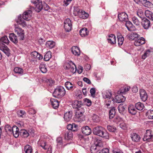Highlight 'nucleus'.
<instances>
[{
    "label": "nucleus",
    "mask_w": 153,
    "mask_h": 153,
    "mask_svg": "<svg viewBox=\"0 0 153 153\" xmlns=\"http://www.w3.org/2000/svg\"><path fill=\"white\" fill-rule=\"evenodd\" d=\"M135 108L139 111L143 110L145 107L144 104L140 102H138L135 104Z\"/></svg>",
    "instance_id": "2f4dec72"
},
{
    "label": "nucleus",
    "mask_w": 153,
    "mask_h": 153,
    "mask_svg": "<svg viewBox=\"0 0 153 153\" xmlns=\"http://www.w3.org/2000/svg\"><path fill=\"white\" fill-rule=\"evenodd\" d=\"M145 39L143 37H141L134 42V44L136 46H138L145 43Z\"/></svg>",
    "instance_id": "b1692460"
},
{
    "label": "nucleus",
    "mask_w": 153,
    "mask_h": 153,
    "mask_svg": "<svg viewBox=\"0 0 153 153\" xmlns=\"http://www.w3.org/2000/svg\"><path fill=\"white\" fill-rule=\"evenodd\" d=\"M146 16L149 19H153V13L149 10H146L145 13Z\"/></svg>",
    "instance_id": "c03bdc74"
},
{
    "label": "nucleus",
    "mask_w": 153,
    "mask_h": 153,
    "mask_svg": "<svg viewBox=\"0 0 153 153\" xmlns=\"http://www.w3.org/2000/svg\"><path fill=\"white\" fill-rule=\"evenodd\" d=\"M84 101L85 104L88 106H91V102L88 99L85 98L84 99Z\"/></svg>",
    "instance_id": "680f3d73"
},
{
    "label": "nucleus",
    "mask_w": 153,
    "mask_h": 153,
    "mask_svg": "<svg viewBox=\"0 0 153 153\" xmlns=\"http://www.w3.org/2000/svg\"><path fill=\"white\" fill-rule=\"evenodd\" d=\"M71 51L73 54L75 56H79L80 52L79 48L76 46L72 47L71 49Z\"/></svg>",
    "instance_id": "412c9836"
},
{
    "label": "nucleus",
    "mask_w": 153,
    "mask_h": 153,
    "mask_svg": "<svg viewBox=\"0 0 153 153\" xmlns=\"http://www.w3.org/2000/svg\"><path fill=\"white\" fill-rule=\"evenodd\" d=\"M82 105V102L81 101L75 100L72 103V106L73 108H77L78 111H80L79 110L80 108H83L81 107Z\"/></svg>",
    "instance_id": "4468645a"
},
{
    "label": "nucleus",
    "mask_w": 153,
    "mask_h": 153,
    "mask_svg": "<svg viewBox=\"0 0 153 153\" xmlns=\"http://www.w3.org/2000/svg\"><path fill=\"white\" fill-rule=\"evenodd\" d=\"M94 143L93 144L90 148L92 153H97L100 149V147L102 146V141L98 139L95 140Z\"/></svg>",
    "instance_id": "7ed1b4c3"
},
{
    "label": "nucleus",
    "mask_w": 153,
    "mask_h": 153,
    "mask_svg": "<svg viewBox=\"0 0 153 153\" xmlns=\"http://www.w3.org/2000/svg\"><path fill=\"white\" fill-rule=\"evenodd\" d=\"M137 34L136 33H131L128 34L127 36L128 38L130 40H133L135 37L137 36Z\"/></svg>",
    "instance_id": "de8ad7c7"
},
{
    "label": "nucleus",
    "mask_w": 153,
    "mask_h": 153,
    "mask_svg": "<svg viewBox=\"0 0 153 153\" xmlns=\"http://www.w3.org/2000/svg\"><path fill=\"white\" fill-rule=\"evenodd\" d=\"M65 85L66 88L68 90L72 91L75 87L71 82H66L65 83Z\"/></svg>",
    "instance_id": "7c9ffc66"
},
{
    "label": "nucleus",
    "mask_w": 153,
    "mask_h": 153,
    "mask_svg": "<svg viewBox=\"0 0 153 153\" xmlns=\"http://www.w3.org/2000/svg\"><path fill=\"white\" fill-rule=\"evenodd\" d=\"M109 150L108 148H104L100 151L99 153H109Z\"/></svg>",
    "instance_id": "774afa93"
},
{
    "label": "nucleus",
    "mask_w": 153,
    "mask_h": 153,
    "mask_svg": "<svg viewBox=\"0 0 153 153\" xmlns=\"http://www.w3.org/2000/svg\"><path fill=\"white\" fill-rule=\"evenodd\" d=\"M116 102L117 103L124 102L126 100V97L121 94H119L115 96Z\"/></svg>",
    "instance_id": "6ab92c4d"
},
{
    "label": "nucleus",
    "mask_w": 153,
    "mask_h": 153,
    "mask_svg": "<svg viewBox=\"0 0 153 153\" xmlns=\"http://www.w3.org/2000/svg\"><path fill=\"white\" fill-rule=\"evenodd\" d=\"M115 114V109L114 107L111 108L109 111V118L110 119L113 118Z\"/></svg>",
    "instance_id": "ea45409f"
},
{
    "label": "nucleus",
    "mask_w": 153,
    "mask_h": 153,
    "mask_svg": "<svg viewBox=\"0 0 153 153\" xmlns=\"http://www.w3.org/2000/svg\"><path fill=\"white\" fill-rule=\"evenodd\" d=\"M25 33H22L21 34H17L19 37V39L20 40H24L25 38Z\"/></svg>",
    "instance_id": "338daca9"
},
{
    "label": "nucleus",
    "mask_w": 153,
    "mask_h": 153,
    "mask_svg": "<svg viewBox=\"0 0 153 153\" xmlns=\"http://www.w3.org/2000/svg\"><path fill=\"white\" fill-rule=\"evenodd\" d=\"M146 114L149 119H153V110H148Z\"/></svg>",
    "instance_id": "3c124183"
},
{
    "label": "nucleus",
    "mask_w": 153,
    "mask_h": 153,
    "mask_svg": "<svg viewBox=\"0 0 153 153\" xmlns=\"http://www.w3.org/2000/svg\"><path fill=\"white\" fill-rule=\"evenodd\" d=\"M35 6V10L37 12H39L42 9L43 6L41 2L39 0H36L35 1H31Z\"/></svg>",
    "instance_id": "6e6552de"
},
{
    "label": "nucleus",
    "mask_w": 153,
    "mask_h": 153,
    "mask_svg": "<svg viewBox=\"0 0 153 153\" xmlns=\"http://www.w3.org/2000/svg\"><path fill=\"white\" fill-rule=\"evenodd\" d=\"M9 37L10 40L15 44H16L18 42L17 37L14 33H10Z\"/></svg>",
    "instance_id": "cd10ccee"
},
{
    "label": "nucleus",
    "mask_w": 153,
    "mask_h": 153,
    "mask_svg": "<svg viewBox=\"0 0 153 153\" xmlns=\"http://www.w3.org/2000/svg\"><path fill=\"white\" fill-rule=\"evenodd\" d=\"M55 45V43L52 41H48L46 43V47L49 48H53Z\"/></svg>",
    "instance_id": "4c0bfd02"
},
{
    "label": "nucleus",
    "mask_w": 153,
    "mask_h": 153,
    "mask_svg": "<svg viewBox=\"0 0 153 153\" xmlns=\"http://www.w3.org/2000/svg\"><path fill=\"white\" fill-rule=\"evenodd\" d=\"M19 134L21 136L24 137H27L29 136V133L25 129H21L19 131Z\"/></svg>",
    "instance_id": "e433bc0d"
},
{
    "label": "nucleus",
    "mask_w": 153,
    "mask_h": 153,
    "mask_svg": "<svg viewBox=\"0 0 153 153\" xmlns=\"http://www.w3.org/2000/svg\"><path fill=\"white\" fill-rule=\"evenodd\" d=\"M93 134L105 139H108L109 135L105 129L101 126H97L95 127L93 131Z\"/></svg>",
    "instance_id": "f257e3e1"
},
{
    "label": "nucleus",
    "mask_w": 153,
    "mask_h": 153,
    "mask_svg": "<svg viewBox=\"0 0 153 153\" xmlns=\"http://www.w3.org/2000/svg\"><path fill=\"white\" fill-rule=\"evenodd\" d=\"M5 129L6 132L9 131L10 133H11L12 128L9 125H7L5 126Z\"/></svg>",
    "instance_id": "0e129e2a"
},
{
    "label": "nucleus",
    "mask_w": 153,
    "mask_h": 153,
    "mask_svg": "<svg viewBox=\"0 0 153 153\" xmlns=\"http://www.w3.org/2000/svg\"><path fill=\"white\" fill-rule=\"evenodd\" d=\"M51 53L50 51H48L45 54L44 59L45 61H49L51 57Z\"/></svg>",
    "instance_id": "58836bf2"
},
{
    "label": "nucleus",
    "mask_w": 153,
    "mask_h": 153,
    "mask_svg": "<svg viewBox=\"0 0 153 153\" xmlns=\"http://www.w3.org/2000/svg\"><path fill=\"white\" fill-rule=\"evenodd\" d=\"M141 25L145 29H147L150 26V22L149 20H141Z\"/></svg>",
    "instance_id": "f3484780"
},
{
    "label": "nucleus",
    "mask_w": 153,
    "mask_h": 153,
    "mask_svg": "<svg viewBox=\"0 0 153 153\" xmlns=\"http://www.w3.org/2000/svg\"><path fill=\"white\" fill-rule=\"evenodd\" d=\"M65 68L69 70L74 74L76 71V67L75 64L71 61H68L65 62L64 65Z\"/></svg>",
    "instance_id": "20e7f679"
},
{
    "label": "nucleus",
    "mask_w": 153,
    "mask_h": 153,
    "mask_svg": "<svg viewBox=\"0 0 153 153\" xmlns=\"http://www.w3.org/2000/svg\"><path fill=\"white\" fill-rule=\"evenodd\" d=\"M105 105L108 108H110L112 106V101L110 99H107L105 101Z\"/></svg>",
    "instance_id": "49530a36"
},
{
    "label": "nucleus",
    "mask_w": 153,
    "mask_h": 153,
    "mask_svg": "<svg viewBox=\"0 0 153 153\" xmlns=\"http://www.w3.org/2000/svg\"><path fill=\"white\" fill-rule=\"evenodd\" d=\"M107 129L109 131L112 132H114L116 129V128L115 127L110 125L107 126Z\"/></svg>",
    "instance_id": "bf43d9fd"
},
{
    "label": "nucleus",
    "mask_w": 153,
    "mask_h": 153,
    "mask_svg": "<svg viewBox=\"0 0 153 153\" xmlns=\"http://www.w3.org/2000/svg\"><path fill=\"white\" fill-rule=\"evenodd\" d=\"M128 110L129 112L133 115L135 114L137 112V110L134 106L132 105H129L128 108Z\"/></svg>",
    "instance_id": "c85d7f7f"
},
{
    "label": "nucleus",
    "mask_w": 153,
    "mask_h": 153,
    "mask_svg": "<svg viewBox=\"0 0 153 153\" xmlns=\"http://www.w3.org/2000/svg\"><path fill=\"white\" fill-rule=\"evenodd\" d=\"M79 110L76 112L75 117V120L78 122H81L85 120L83 113L84 112L83 108H80Z\"/></svg>",
    "instance_id": "39448f33"
},
{
    "label": "nucleus",
    "mask_w": 153,
    "mask_h": 153,
    "mask_svg": "<svg viewBox=\"0 0 153 153\" xmlns=\"http://www.w3.org/2000/svg\"><path fill=\"white\" fill-rule=\"evenodd\" d=\"M74 15L75 16L78 15L79 16L81 12L80 10L77 7L74 6Z\"/></svg>",
    "instance_id": "5fc2aeb1"
},
{
    "label": "nucleus",
    "mask_w": 153,
    "mask_h": 153,
    "mask_svg": "<svg viewBox=\"0 0 153 153\" xmlns=\"http://www.w3.org/2000/svg\"><path fill=\"white\" fill-rule=\"evenodd\" d=\"M30 55L31 57L32 58L33 60L35 61H37L38 52L36 51H34L31 52Z\"/></svg>",
    "instance_id": "09e8293b"
},
{
    "label": "nucleus",
    "mask_w": 153,
    "mask_h": 153,
    "mask_svg": "<svg viewBox=\"0 0 153 153\" xmlns=\"http://www.w3.org/2000/svg\"><path fill=\"white\" fill-rule=\"evenodd\" d=\"M120 126L122 129L124 130L127 129L128 125L125 123L124 122L121 123L120 125Z\"/></svg>",
    "instance_id": "13d9d810"
},
{
    "label": "nucleus",
    "mask_w": 153,
    "mask_h": 153,
    "mask_svg": "<svg viewBox=\"0 0 153 153\" xmlns=\"http://www.w3.org/2000/svg\"><path fill=\"white\" fill-rule=\"evenodd\" d=\"M15 31L17 34L24 33V30L19 27H15Z\"/></svg>",
    "instance_id": "864d4df0"
},
{
    "label": "nucleus",
    "mask_w": 153,
    "mask_h": 153,
    "mask_svg": "<svg viewBox=\"0 0 153 153\" xmlns=\"http://www.w3.org/2000/svg\"><path fill=\"white\" fill-rule=\"evenodd\" d=\"M121 120V119L119 116H116L113 119V121L116 124H118Z\"/></svg>",
    "instance_id": "052dcab7"
},
{
    "label": "nucleus",
    "mask_w": 153,
    "mask_h": 153,
    "mask_svg": "<svg viewBox=\"0 0 153 153\" xmlns=\"http://www.w3.org/2000/svg\"><path fill=\"white\" fill-rule=\"evenodd\" d=\"M89 16L88 14L84 11L81 10V13L79 16L80 18L83 19H86Z\"/></svg>",
    "instance_id": "c9c22d12"
},
{
    "label": "nucleus",
    "mask_w": 153,
    "mask_h": 153,
    "mask_svg": "<svg viewBox=\"0 0 153 153\" xmlns=\"http://www.w3.org/2000/svg\"><path fill=\"white\" fill-rule=\"evenodd\" d=\"M73 134L71 131L67 130L65 131V139L67 140H71L73 137Z\"/></svg>",
    "instance_id": "4be33fe9"
},
{
    "label": "nucleus",
    "mask_w": 153,
    "mask_h": 153,
    "mask_svg": "<svg viewBox=\"0 0 153 153\" xmlns=\"http://www.w3.org/2000/svg\"><path fill=\"white\" fill-rule=\"evenodd\" d=\"M24 151L25 153H31L32 152V149L30 146L27 145L25 147Z\"/></svg>",
    "instance_id": "a18cd8bd"
},
{
    "label": "nucleus",
    "mask_w": 153,
    "mask_h": 153,
    "mask_svg": "<svg viewBox=\"0 0 153 153\" xmlns=\"http://www.w3.org/2000/svg\"><path fill=\"white\" fill-rule=\"evenodd\" d=\"M32 15V11L31 10H28L24 12L22 15L20 14L18 16V19H27L30 18Z\"/></svg>",
    "instance_id": "423d86ee"
},
{
    "label": "nucleus",
    "mask_w": 153,
    "mask_h": 153,
    "mask_svg": "<svg viewBox=\"0 0 153 153\" xmlns=\"http://www.w3.org/2000/svg\"><path fill=\"white\" fill-rule=\"evenodd\" d=\"M152 52L149 49L146 51L144 53L142 56V58L143 59H145L147 57L149 56L152 54Z\"/></svg>",
    "instance_id": "473e14b6"
},
{
    "label": "nucleus",
    "mask_w": 153,
    "mask_h": 153,
    "mask_svg": "<svg viewBox=\"0 0 153 153\" xmlns=\"http://www.w3.org/2000/svg\"><path fill=\"white\" fill-rule=\"evenodd\" d=\"M19 129L16 126H13L12 128L11 134H13V136L16 138L17 137L19 133Z\"/></svg>",
    "instance_id": "2eb2a0df"
},
{
    "label": "nucleus",
    "mask_w": 153,
    "mask_h": 153,
    "mask_svg": "<svg viewBox=\"0 0 153 153\" xmlns=\"http://www.w3.org/2000/svg\"><path fill=\"white\" fill-rule=\"evenodd\" d=\"M111 94L110 91H106L104 93H102V96L104 98H110L111 96Z\"/></svg>",
    "instance_id": "a19ab883"
},
{
    "label": "nucleus",
    "mask_w": 153,
    "mask_h": 153,
    "mask_svg": "<svg viewBox=\"0 0 153 153\" xmlns=\"http://www.w3.org/2000/svg\"><path fill=\"white\" fill-rule=\"evenodd\" d=\"M50 101L53 108L56 109L58 108L59 105V101L56 99L51 98Z\"/></svg>",
    "instance_id": "5701e85b"
},
{
    "label": "nucleus",
    "mask_w": 153,
    "mask_h": 153,
    "mask_svg": "<svg viewBox=\"0 0 153 153\" xmlns=\"http://www.w3.org/2000/svg\"><path fill=\"white\" fill-rule=\"evenodd\" d=\"M40 146L45 150L48 149L47 153H52V147L47 145L45 141H42L41 143Z\"/></svg>",
    "instance_id": "9b49d317"
},
{
    "label": "nucleus",
    "mask_w": 153,
    "mask_h": 153,
    "mask_svg": "<svg viewBox=\"0 0 153 153\" xmlns=\"http://www.w3.org/2000/svg\"><path fill=\"white\" fill-rule=\"evenodd\" d=\"M108 43L112 45L116 43V38L115 36L113 34H111L108 36L107 39Z\"/></svg>",
    "instance_id": "393cba45"
},
{
    "label": "nucleus",
    "mask_w": 153,
    "mask_h": 153,
    "mask_svg": "<svg viewBox=\"0 0 153 153\" xmlns=\"http://www.w3.org/2000/svg\"><path fill=\"white\" fill-rule=\"evenodd\" d=\"M72 116V112L69 111L64 114V118L66 121L68 122L71 120Z\"/></svg>",
    "instance_id": "a878e982"
},
{
    "label": "nucleus",
    "mask_w": 153,
    "mask_h": 153,
    "mask_svg": "<svg viewBox=\"0 0 153 153\" xmlns=\"http://www.w3.org/2000/svg\"><path fill=\"white\" fill-rule=\"evenodd\" d=\"M79 33L82 37H85L88 35L89 31L87 28H83L80 30Z\"/></svg>",
    "instance_id": "bb28decb"
},
{
    "label": "nucleus",
    "mask_w": 153,
    "mask_h": 153,
    "mask_svg": "<svg viewBox=\"0 0 153 153\" xmlns=\"http://www.w3.org/2000/svg\"><path fill=\"white\" fill-rule=\"evenodd\" d=\"M39 68L41 71L43 73H46L47 71V68L46 66V65L45 64H40Z\"/></svg>",
    "instance_id": "37998d69"
},
{
    "label": "nucleus",
    "mask_w": 153,
    "mask_h": 153,
    "mask_svg": "<svg viewBox=\"0 0 153 153\" xmlns=\"http://www.w3.org/2000/svg\"><path fill=\"white\" fill-rule=\"evenodd\" d=\"M134 1L137 4H142L146 7L151 8L153 7V4L150 1L146 0H134Z\"/></svg>",
    "instance_id": "0eeeda50"
},
{
    "label": "nucleus",
    "mask_w": 153,
    "mask_h": 153,
    "mask_svg": "<svg viewBox=\"0 0 153 153\" xmlns=\"http://www.w3.org/2000/svg\"><path fill=\"white\" fill-rule=\"evenodd\" d=\"M153 137V134L152 131L150 130H148L146 131L143 138V140L144 141H148L152 139Z\"/></svg>",
    "instance_id": "9d476101"
},
{
    "label": "nucleus",
    "mask_w": 153,
    "mask_h": 153,
    "mask_svg": "<svg viewBox=\"0 0 153 153\" xmlns=\"http://www.w3.org/2000/svg\"><path fill=\"white\" fill-rule=\"evenodd\" d=\"M0 45V50L2 51L8 57L10 55V50L7 47L4 45Z\"/></svg>",
    "instance_id": "f8f14e48"
},
{
    "label": "nucleus",
    "mask_w": 153,
    "mask_h": 153,
    "mask_svg": "<svg viewBox=\"0 0 153 153\" xmlns=\"http://www.w3.org/2000/svg\"><path fill=\"white\" fill-rule=\"evenodd\" d=\"M65 91L64 88L62 86H59L57 87L55 89L53 94L54 97L61 99L65 95Z\"/></svg>",
    "instance_id": "f03ea898"
},
{
    "label": "nucleus",
    "mask_w": 153,
    "mask_h": 153,
    "mask_svg": "<svg viewBox=\"0 0 153 153\" xmlns=\"http://www.w3.org/2000/svg\"><path fill=\"white\" fill-rule=\"evenodd\" d=\"M9 42V41L6 36H4L2 37L0 39V42L2 43V44L0 45H4L3 43L8 45Z\"/></svg>",
    "instance_id": "72a5a7b5"
},
{
    "label": "nucleus",
    "mask_w": 153,
    "mask_h": 153,
    "mask_svg": "<svg viewBox=\"0 0 153 153\" xmlns=\"http://www.w3.org/2000/svg\"><path fill=\"white\" fill-rule=\"evenodd\" d=\"M64 28L67 32H69L72 28L71 20H65L64 22Z\"/></svg>",
    "instance_id": "1a4fd4ad"
},
{
    "label": "nucleus",
    "mask_w": 153,
    "mask_h": 153,
    "mask_svg": "<svg viewBox=\"0 0 153 153\" xmlns=\"http://www.w3.org/2000/svg\"><path fill=\"white\" fill-rule=\"evenodd\" d=\"M25 113V111L22 110H20L17 112V114L19 117H22Z\"/></svg>",
    "instance_id": "69168bd1"
},
{
    "label": "nucleus",
    "mask_w": 153,
    "mask_h": 153,
    "mask_svg": "<svg viewBox=\"0 0 153 153\" xmlns=\"http://www.w3.org/2000/svg\"><path fill=\"white\" fill-rule=\"evenodd\" d=\"M140 94L141 100L144 102L146 101L147 99L148 96L146 91L143 89H140Z\"/></svg>",
    "instance_id": "ddd939ff"
},
{
    "label": "nucleus",
    "mask_w": 153,
    "mask_h": 153,
    "mask_svg": "<svg viewBox=\"0 0 153 153\" xmlns=\"http://www.w3.org/2000/svg\"><path fill=\"white\" fill-rule=\"evenodd\" d=\"M78 126L75 123L69 124L67 126L68 130L72 131H76L78 130Z\"/></svg>",
    "instance_id": "dca6fc26"
},
{
    "label": "nucleus",
    "mask_w": 153,
    "mask_h": 153,
    "mask_svg": "<svg viewBox=\"0 0 153 153\" xmlns=\"http://www.w3.org/2000/svg\"><path fill=\"white\" fill-rule=\"evenodd\" d=\"M118 110L121 114H123V112L125 111V108L123 104H120L118 106Z\"/></svg>",
    "instance_id": "6e6d98bb"
},
{
    "label": "nucleus",
    "mask_w": 153,
    "mask_h": 153,
    "mask_svg": "<svg viewBox=\"0 0 153 153\" xmlns=\"http://www.w3.org/2000/svg\"><path fill=\"white\" fill-rule=\"evenodd\" d=\"M90 93L91 94V96L94 97L95 96L96 90L95 88H91L90 90Z\"/></svg>",
    "instance_id": "e2e57ef3"
},
{
    "label": "nucleus",
    "mask_w": 153,
    "mask_h": 153,
    "mask_svg": "<svg viewBox=\"0 0 153 153\" xmlns=\"http://www.w3.org/2000/svg\"><path fill=\"white\" fill-rule=\"evenodd\" d=\"M82 131L83 134L86 135H89L91 132V128L88 126H87L82 128Z\"/></svg>",
    "instance_id": "a211bd4d"
},
{
    "label": "nucleus",
    "mask_w": 153,
    "mask_h": 153,
    "mask_svg": "<svg viewBox=\"0 0 153 153\" xmlns=\"http://www.w3.org/2000/svg\"><path fill=\"white\" fill-rule=\"evenodd\" d=\"M130 137L132 140L135 142L139 141L140 139V135L137 133H133L131 134Z\"/></svg>",
    "instance_id": "aec40b11"
},
{
    "label": "nucleus",
    "mask_w": 153,
    "mask_h": 153,
    "mask_svg": "<svg viewBox=\"0 0 153 153\" xmlns=\"http://www.w3.org/2000/svg\"><path fill=\"white\" fill-rule=\"evenodd\" d=\"M16 22L18 24L23 27H25L27 25V24L24 20H17Z\"/></svg>",
    "instance_id": "603ef678"
},
{
    "label": "nucleus",
    "mask_w": 153,
    "mask_h": 153,
    "mask_svg": "<svg viewBox=\"0 0 153 153\" xmlns=\"http://www.w3.org/2000/svg\"><path fill=\"white\" fill-rule=\"evenodd\" d=\"M118 19H128V15L125 12H122L118 14Z\"/></svg>",
    "instance_id": "f704fd0d"
},
{
    "label": "nucleus",
    "mask_w": 153,
    "mask_h": 153,
    "mask_svg": "<svg viewBox=\"0 0 153 153\" xmlns=\"http://www.w3.org/2000/svg\"><path fill=\"white\" fill-rule=\"evenodd\" d=\"M117 36L118 38V44L119 45H121L123 43L124 38L121 34L119 33H117Z\"/></svg>",
    "instance_id": "c756f323"
},
{
    "label": "nucleus",
    "mask_w": 153,
    "mask_h": 153,
    "mask_svg": "<svg viewBox=\"0 0 153 153\" xmlns=\"http://www.w3.org/2000/svg\"><path fill=\"white\" fill-rule=\"evenodd\" d=\"M126 26L129 31H131V29L130 28L133 27V25L131 22L129 21H126Z\"/></svg>",
    "instance_id": "8fccbe9b"
},
{
    "label": "nucleus",
    "mask_w": 153,
    "mask_h": 153,
    "mask_svg": "<svg viewBox=\"0 0 153 153\" xmlns=\"http://www.w3.org/2000/svg\"><path fill=\"white\" fill-rule=\"evenodd\" d=\"M92 119L94 122L98 123L100 121L99 117L96 114H94L92 116Z\"/></svg>",
    "instance_id": "4d7b16f0"
},
{
    "label": "nucleus",
    "mask_w": 153,
    "mask_h": 153,
    "mask_svg": "<svg viewBox=\"0 0 153 153\" xmlns=\"http://www.w3.org/2000/svg\"><path fill=\"white\" fill-rule=\"evenodd\" d=\"M14 71L16 73L20 75H23L24 74L23 70L22 68L18 67L14 68Z\"/></svg>",
    "instance_id": "79ce46f5"
}]
</instances>
